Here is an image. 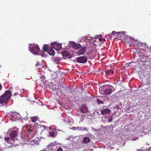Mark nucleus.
Masks as SVG:
<instances>
[{
	"mask_svg": "<svg viewBox=\"0 0 151 151\" xmlns=\"http://www.w3.org/2000/svg\"><path fill=\"white\" fill-rule=\"evenodd\" d=\"M111 112V110L109 109H106L101 111V113L102 115L106 114H109Z\"/></svg>",
	"mask_w": 151,
	"mask_h": 151,
	"instance_id": "ddd939ff",
	"label": "nucleus"
},
{
	"mask_svg": "<svg viewBox=\"0 0 151 151\" xmlns=\"http://www.w3.org/2000/svg\"><path fill=\"white\" fill-rule=\"evenodd\" d=\"M70 45L74 49H78L81 46L79 44H77L76 43L73 42L70 43Z\"/></svg>",
	"mask_w": 151,
	"mask_h": 151,
	"instance_id": "1a4fd4ad",
	"label": "nucleus"
},
{
	"mask_svg": "<svg viewBox=\"0 0 151 151\" xmlns=\"http://www.w3.org/2000/svg\"><path fill=\"white\" fill-rule=\"evenodd\" d=\"M2 86L1 84L0 83V90H1V89Z\"/></svg>",
	"mask_w": 151,
	"mask_h": 151,
	"instance_id": "72a5a7b5",
	"label": "nucleus"
},
{
	"mask_svg": "<svg viewBox=\"0 0 151 151\" xmlns=\"http://www.w3.org/2000/svg\"><path fill=\"white\" fill-rule=\"evenodd\" d=\"M40 62H39L38 61H37V62L36 64V66H40Z\"/></svg>",
	"mask_w": 151,
	"mask_h": 151,
	"instance_id": "7c9ffc66",
	"label": "nucleus"
},
{
	"mask_svg": "<svg viewBox=\"0 0 151 151\" xmlns=\"http://www.w3.org/2000/svg\"><path fill=\"white\" fill-rule=\"evenodd\" d=\"M142 47H144L146 49H148V48L147 47V46L145 44H143L142 45Z\"/></svg>",
	"mask_w": 151,
	"mask_h": 151,
	"instance_id": "bb28decb",
	"label": "nucleus"
},
{
	"mask_svg": "<svg viewBox=\"0 0 151 151\" xmlns=\"http://www.w3.org/2000/svg\"><path fill=\"white\" fill-rule=\"evenodd\" d=\"M45 78V77L44 76H41L40 77V78L41 79H42V78Z\"/></svg>",
	"mask_w": 151,
	"mask_h": 151,
	"instance_id": "473e14b6",
	"label": "nucleus"
},
{
	"mask_svg": "<svg viewBox=\"0 0 151 151\" xmlns=\"http://www.w3.org/2000/svg\"><path fill=\"white\" fill-rule=\"evenodd\" d=\"M52 48L53 47L51 46L48 49L47 53L50 55H54L55 54V52Z\"/></svg>",
	"mask_w": 151,
	"mask_h": 151,
	"instance_id": "f8f14e48",
	"label": "nucleus"
},
{
	"mask_svg": "<svg viewBox=\"0 0 151 151\" xmlns=\"http://www.w3.org/2000/svg\"><path fill=\"white\" fill-rule=\"evenodd\" d=\"M83 129V128L82 127H76V129H77L78 130H82Z\"/></svg>",
	"mask_w": 151,
	"mask_h": 151,
	"instance_id": "cd10ccee",
	"label": "nucleus"
},
{
	"mask_svg": "<svg viewBox=\"0 0 151 151\" xmlns=\"http://www.w3.org/2000/svg\"><path fill=\"white\" fill-rule=\"evenodd\" d=\"M80 111L82 113H86L88 111V108L86 104L82 105V107L81 108Z\"/></svg>",
	"mask_w": 151,
	"mask_h": 151,
	"instance_id": "9b49d317",
	"label": "nucleus"
},
{
	"mask_svg": "<svg viewBox=\"0 0 151 151\" xmlns=\"http://www.w3.org/2000/svg\"><path fill=\"white\" fill-rule=\"evenodd\" d=\"M51 46L55 49L57 50H59L61 48L62 46L61 44L57 42H53L51 44Z\"/></svg>",
	"mask_w": 151,
	"mask_h": 151,
	"instance_id": "39448f33",
	"label": "nucleus"
},
{
	"mask_svg": "<svg viewBox=\"0 0 151 151\" xmlns=\"http://www.w3.org/2000/svg\"><path fill=\"white\" fill-rule=\"evenodd\" d=\"M45 51H44V50H42L41 51L40 55H41L42 57H43V56H45V55L46 54Z\"/></svg>",
	"mask_w": 151,
	"mask_h": 151,
	"instance_id": "393cba45",
	"label": "nucleus"
},
{
	"mask_svg": "<svg viewBox=\"0 0 151 151\" xmlns=\"http://www.w3.org/2000/svg\"><path fill=\"white\" fill-rule=\"evenodd\" d=\"M62 55L63 56L68 57L70 55V54L67 51H64L62 52Z\"/></svg>",
	"mask_w": 151,
	"mask_h": 151,
	"instance_id": "a211bd4d",
	"label": "nucleus"
},
{
	"mask_svg": "<svg viewBox=\"0 0 151 151\" xmlns=\"http://www.w3.org/2000/svg\"><path fill=\"white\" fill-rule=\"evenodd\" d=\"M124 34L122 32H117V38H118L119 40H122V39Z\"/></svg>",
	"mask_w": 151,
	"mask_h": 151,
	"instance_id": "dca6fc26",
	"label": "nucleus"
},
{
	"mask_svg": "<svg viewBox=\"0 0 151 151\" xmlns=\"http://www.w3.org/2000/svg\"><path fill=\"white\" fill-rule=\"evenodd\" d=\"M18 134V132L16 130H13L10 133V137L11 139L14 141L15 137Z\"/></svg>",
	"mask_w": 151,
	"mask_h": 151,
	"instance_id": "423d86ee",
	"label": "nucleus"
},
{
	"mask_svg": "<svg viewBox=\"0 0 151 151\" xmlns=\"http://www.w3.org/2000/svg\"><path fill=\"white\" fill-rule=\"evenodd\" d=\"M63 149L61 147H60L57 150V151H63Z\"/></svg>",
	"mask_w": 151,
	"mask_h": 151,
	"instance_id": "c85d7f7f",
	"label": "nucleus"
},
{
	"mask_svg": "<svg viewBox=\"0 0 151 151\" xmlns=\"http://www.w3.org/2000/svg\"><path fill=\"white\" fill-rule=\"evenodd\" d=\"M38 119L37 116H34L31 118V121L32 122H35Z\"/></svg>",
	"mask_w": 151,
	"mask_h": 151,
	"instance_id": "412c9836",
	"label": "nucleus"
},
{
	"mask_svg": "<svg viewBox=\"0 0 151 151\" xmlns=\"http://www.w3.org/2000/svg\"><path fill=\"white\" fill-rule=\"evenodd\" d=\"M60 87L61 86L59 83L53 84L52 86V88L54 91L56 90H58L60 88Z\"/></svg>",
	"mask_w": 151,
	"mask_h": 151,
	"instance_id": "9d476101",
	"label": "nucleus"
},
{
	"mask_svg": "<svg viewBox=\"0 0 151 151\" xmlns=\"http://www.w3.org/2000/svg\"><path fill=\"white\" fill-rule=\"evenodd\" d=\"M117 32L113 31L112 32L111 34H109V38L111 40H113L114 39L117 38V36L116 35H117Z\"/></svg>",
	"mask_w": 151,
	"mask_h": 151,
	"instance_id": "0eeeda50",
	"label": "nucleus"
},
{
	"mask_svg": "<svg viewBox=\"0 0 151 151\" xmlns=\"http://www.w3.org/2000/svg\"><path fill=\"white\" fill-rule=\"evenodd\" d=\"M90 139L88 137H86L83 139V142L85 143H88L90 141Z\"/></svg>",
	"mask_w": 151,
	"mask_h": 151,
	"instance_id": "6ab92c4d",
	"label": "nucleus"
},
{
	"mask_svg": "<svg viewBox=\"0 0 151 151\" xmlns=\"http://www.w3.org/2000/svg\"><path fill=\"white\" fill-rule=\"evenodd\" d=\"M40 50L39 46L38 45L35 46L31 47L30 49V51L36 55H39V52Z\"/></svg>",
	"mask_w": 151,
	"mask_h": 151,
	"instance_id": "7ed1b4c3",
	"label": "nucleus"
},
{
	"mask_svg": "<svg viewBox=\"0 0 151 151\" xmlns=\"http://www.w3.org/2000/svg\"><path fill=\"white\" fill-rule=\"evenodd\" d=\"M49 134L50 136L53 137H55V133L53 132H50L49 133Z\"/></svg>",
	"mask_w": 151,
	"mask_h": 151,
	"instance_id": "4be33fe9",
	"label": "nucleus"
},
{
	"mask_svg": "<svg viewBox=\"0 0 151 151\" xmlns=\"http://www.w3.org/2000/svg\"><path fill=\"white\" fill-rule=\"evenodd\" d=\"M56 145L55 143L52 142L50 143L48 145V147H49L50 148L53 147H56Z\"/></svg>",
	"mask_w": 151,
	"mask_h": 151,
	"instance_id": "aec40b11",
	"label": "nucleus"
},
{
	"mask_svg": "<svg viewBox=\"0 0 151 151\" xmlns=\"http://www.w3.org/2000/svg\"><path fill=\"white\" fill-rule=\"evenodd\" d=\"M48 46L47 45H45L43 47V50L44 51L47 52L48 50Z\"/></svg>",
	"mask_w": 151,
	"mask_h": 151,
	"instance_id": "5701e85b",
	"label": "nucleus"
},
{
	"mask_svg": "<svg viewBox=\"0 0 151 151\" xmlns=\"http://www.w3.org/2000/svg\"><path fill=\"white\" fill-rule=\"evenodd\" d=\"M105 74L107 75H110L111 74L114 73L113 70L110 69H108L105 71Z\"/></svg>",
	"mask_w": 151,
	"mask_h": 151,
	"instance_id": "f3484780",
	"label": "nucleus"
},
{
	"mask_svg": "<svg viewBox=\"0 0 151 151\" xmlns=\"http://www.w3.org/2000/svg\"><path fill=\"white\" fill-rule=\"evenodd\" d=\"M113 118L112 117L109 118L108 119V121L109 122H111L112 121Z\"/></svg>",
	"mask_w": 151,
	"mask_h": 151,
	"instance_id": "c756f323",
	"label": "nucleus"
},
{
	"mask_svg": "<svg viewBox=\"0 0 151 151\" xmlns=\"http://www.w3.org/2000/svg\"><path fill=\"white\" fill-rule=\"evenodd\" d=\"M86 48L85 47H82L80 49L78 52V53L80 55L83 54L86 51Z\"/></svg>",
	"mask_w": 151,
	"mask_h": 151,
	"instance_id": "2eb2a0df",
	"label": "nucleus"
},
{
	"mask_svg": "<svg viewBox=\"0 0 151 151\" xmlns=\"http://www.w3.org/2000/svg\"><path fill=\"white\" fill-rule=\"evenodd\" d=\"M102 35H96L95 36V42H98L99 41V42H102L105 41V39H102L101 37H101Z\"/></svg>",
	"mask_w": 151,
	"mask_h": 151,
	"instance_id": "6e6552de",
	"label": "nucleus"
},
{
	"mask_svg": "<svg viewBox=\"0 0 151 151\" xmlns=\"http://www.w3.org/2000/svg\"><path fill=\"white\" fill-rule=\"evenodd\" d=\"M76 60L78 63H84L87 62V59L86 57L83 56L78 57L76 58Z\"/></svg>",
	"mask_w": 151,
	"mask_h": 151,
	"instance_id": "20e7f679",
	"label": "nucleus"
},
{
	"mask_svg": "<svg viewBox=\"0 0 151 151\" xmlns=\"http://www.w3.org/2000/svg\"><path fill=\"white\" fill-rule=\"evenodd\" d=\"M27 117H26L24 118V119L25 120H27Z\"/></svg>",
	"mask_w": 151,
	"mask_h": 151,
	"instance_id": "f704fd0d",
	"label": "nucleus"
},
{
	"mask_svg": "<svg viewBox=\"0 0 151 151\" xmlns=\"http://www.w3.org/2000/svg\"><path fill=\"white\" fill-rule=\"evenodd\" d=\"M1 67V66H0V67Z\"/></svg>",
	"mask_w": 151,
	"mask_h": 151,
	"instance_id": "4c0bfd02",
	"label": "nucleus"
},
{
	"mask_svg": "<svg viewBox=\"0 0 151 151\" xmlns=\"http://www.w3.org/2000/svg\"><path fill=\"white\" fill-rule=\"evenodd\" d=\"M54 61H55L56 63L60 61V58H58L57 57H54Z\"/></svg>",
	"mask_w": 151,
	"mask_h": 151,
	"instance_id": "a878e982",
	"label": "nucleus"
},
{
	"mask_svg": "<svg viewBox=\"0 0 151 151\" xmlns=\"http://www.w3.org/2000/svg\"><path fill=\"white\" fill-rule=\"evenodd\" d=\"M99 91L102 94H103V93H104L105 95H108L112 93L113 91V88H110L105 89L104 88V87L101 86L99 88Z\"/></svg>",
	"mask_w": 151,
	"mask_h": 151,
	"instance_id": "f03ea898",
	"label": "nucleus"
},
{
	"mask_svg": "<svg viewBox=\"0 0 151 151\" xmlns=\"http://www.w3.org/2000/svg\"><path fill=\"white\" fill-rule=\"evenodd\" d=\"M95 52H96V51H97V50L95 49Z\"/></svg>",
	"mask_w": 151,
	"mask_h": 151,
	"instance_id": "e433bc0d",
	"label": "nucleus"
},
{
	"mask_svg": "<svg viewBox=\"0 0 151 151\" xmlns=\"http://www.w3.org/2000/svg\"><path fill=\"white\" fill-rule=\"evenodd\" d=\"M9 139H10L9 138V137H6L5 138V140H7L8 141V140H9Z\"/></svg>",
	"mask_w": 151,
	"mask_h": 151,
	"instance_id": "2f4dec72",
	"label": "nucleus"
},
{
	"mask_svg": "<svg viewBox=\"0 0 151 151\" xmlns=\"http://www.w3.org/2000/svg\"><path fill=\"white\" fill-rule=\"evenodd\" d=\"M11 97V93L10 90L6 91L4 93L0 96V103H6Z\"/></svg>",
	"mask_w": 151,
	"mask_h": 151,
	"instance_id": "f257e3e1",
	"label": "nucleus"
},
{
	"mask_svg": "<svg viewBox=\"0 0 151 151\" xmlns=\"http://www.w3.org/2000/svg\"><path fill=\"white\" fill-rule=\"evenodd\" d=\"M96 102L98 104H103L104 103L103 101H101L99 99H97L96 100Z\"/></svg>",
	"mask_w": 151,
	"mask_h": 151,
	"instance_id": "b1692460",
	"label": "nucleus"
},
{
	"mask_svg": "<svg viewBox=\"0 0 151 151\" xmlns=\"http://www.w3.org/2000/svg\"><path fill=\"white\" fill-rule=\"evenodd\" d=\"M73 128H74L73 129L76 130V128L75 127H73Z\"/></svg>",
	"mask_w": 151,
	"mask_h": 151,
	"instance_id": "c9c22d12",
	"label": "nucleus"
},
{
	"mask_svg": "<svg viewBox=\"0 0 151 151\" xmlns=\"http://www.w3.org/2000/svg\"><path fill=\"white\" fill-rule=\"evenodd\" d=\"M31 127V126L29 124H27L25 125L23 128L24 129H25L26 130L29 132H32V130L30 129Z\"/></svg>",
	"mask_w": 151,
	"mask_h": 151,
	"instance_id": "4468645a",
	"label": "nucleus"
}]
</instances>
